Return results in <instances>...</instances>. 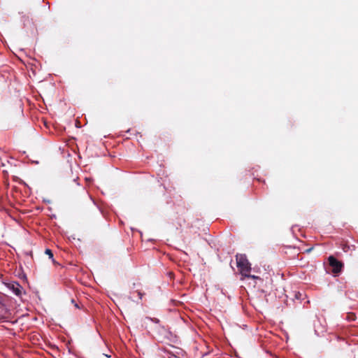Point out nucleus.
Instances as JSON below:
<instances>
[{"label":"nucleus","instance_id":"f257e3e1","mask_svg":"<svg viewBox=\"0 0 358 358\" xmlns=\"http://www.w3.org/2000/svg\"><path fill=\"white\" fill-rule=\"evenodd\" d=\"M236 266L241 275H246L251 271V266L245 255L237 254L236 255Z\"/></svg>","mask_w":358,"mask_h":358},{"label":"nucleus","instance_id":"f03ea898","mask_svg":"<svg viewBox=\"0 0 358 358\" xmlns=\"http://www.w3.org/2000/svg\"><path fill=\"white\" fill-rule=\"evenodd\" d=\"M328 260H329V264L330 266L332 268V272L335 275H337L339 273H341V271L343 267V264L341 262H339L337 259H336L333 256H330L329 257Z\"/></svg>","mask_w":358,"mask_h":358},{"label":"nucleus","instance_id":"7ed1b4c3","mask_svg":"<svg viewBox=\"0 0 358 358\" xmlns=\"http://www.w3.org/2000/svg\"><path fill=\"white\" fill-rule=\"evenodd\" d=\"M7 287L17 296H22V293L24 292V288L17 282L8 283Z\"/></svg>","mask_w":358,"mask_h":358},{"label":"nucleus","instance_id":"20e7f679","mask_svg":"<svg viewBox=\"0 0 358 358\" xmlns=\"http://www.w3.org/2000/svg\"><path fill=\"white\" fill-rule=\"evenodd\" d=\"M242 277L243 278H241V280H243L245 278H252V279H258L259 278V277H257L256 275H250V273H248V275H242Z\"/></svg>","mask_w":358,"mask_h":358},{"label":"nucleus","instance_id":"39448f33","mask_svg":"<svg viewBox=\"0 0 358 358\" xmlns=\"http://www.w3.org/2000/svg\"><path fill=\"white\" fill-rule=\"evenodd\" d=\"M356 318V316L354 313H348L347 315V319L350 321H353Z\"/></svg>","mask_w":358,"mask_h":358},{"label":"nucleus","instance_id":"423d86ee","mask_svg":"<svg viewBox=\"0 0 358 358\" xmlns=\"http://www.w3.org/2000/svg\"><path fill=\"white\" fill-rule=\"evenodd\" d=\"M45 253L48 255L50 259L53 258V253L51 250L46 249Z\"/></svg>","mask_w":358,"mask_h":358},{"label":"nucleus","instance_id":"0eeeda50","mask_svg":"<svg viewBox=\"0 0 358 358\" xmlns=\"http://www.w3.org/2000/svg\"><path fill=\"white\" fill-rule=\"evenodd\" d=\"M72 182L73 184L76 186V187H78L79 186V184L76 182V179L74 178L73 180H72Z\"/></svg>","mask_w":358,"mask_h":358},{"label":"nucleus","instance_id":"6e6552de","mask_svg":"<svg viewBox=\"0 0 358 358\" xmlns=\"http://www.w3.org/2000/svg\"><path fill=\"white\" fill-rule=\"evenodd\" d=\"M0 309H1V310H0V320H1L3 319L4 317H3V314L1 313L2 309L1 308H0Z\"/></svg>","mask_w":358,"mask_h":358},{"label":"nucleus","instance_id":"1a4fd4ad","mask_svg":"<svg viewBox=\"0 0 358 358\" xmlns=\"http://www.w3.org/2000/svg\"><path fill=\"white\" fill-rule=\"evenodd\" d=\"M313 250V248H309V249H307L306 250V252H310L311 250Z\"/></svg>","mask_w":358,"mask_h":358},{"label":"nucleus","instance_id":"9d476101","mask_svg":"<svg viewBox=\"0 0 358 358\" xmlns=\"http://www.w3.org/2000/svg\"><path fill=\"white\" fill-rule=\"evenodd\" d=\"M138 294L139 297L141 299V298H142V294H141V292H138Z\"/></svg>","mask_w":358,"mask_h":358},{"label":"nucleus","instance_id":"9b49d317","mask_svg":"<svg viewBox=\"0 0 358 358\" xmlns=\"http://www.w3.org/2000/svg\"><path fill=\"white\" fill-rule=\"evenodd\" d=\"M299 295L301 296V294H300V293H298L297 294H296V297L299 299Z\"/></svg>","mask_w":358,"mask_h":358},{"label":"nucleus","instance_id":"f8f14e48","mask_svg":"<svg viewBox=\"0 0 358 358\" xmlns=\"http://www.w3.org/2000/svg\"><path fill=\"white\" fill-rule=\"evenodd\" d=\"M75 306H76V308H79V306H78V303H75Z\"/></svg>","mask_w":358,"mask_h":358},{"label":"nucleus","instance_id":"ddd939ff","mask_svg":"<svg viewBox=\"0 0 358 358\" xmlns=\"http://www.w3.org/2000/svg\"><path fill=\"white\" fill-rule=\"evenodd\" d=\"M71 302L75 304V301L73 299L71 300Z\"/></svg>","mask_w":358,"mask_h":358},{"label":"nucleus","instance_id":"4468645a","mask_svg":"<svg viewBox=\"0 0 358 358\" xmlns=\"http://www.w3.org/2000/svg\"><path fill=\"white\" fill-rule=\"evenodd\" d=\"M173 358H178V357L177 356H176V355H173Z\"/></svg>","mask_w":358,"mask_h":358}]
</instances>
